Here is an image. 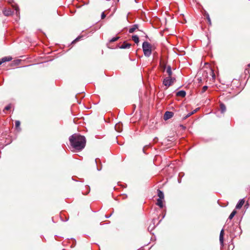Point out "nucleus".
<instances>
[{
  "mask_svg": "<svg viewBox=\"0 0 250 250\" xmlns=\"http://www.w3.org/2000/svg\"><path fill=\"white\" fill-rule=\"evenodd\" d=\"M164 199H158L157 200L156 205L158 206L160 208H162L163 207V201Z\"/></svg>",
  "mask_w": 250,
  "mask_h": 250,
  "instance_id": "obj_10",
  "label": "nucleus"
},
{
  "mask_svg": "<svg viewBox=\"0 0 250 250\" xmlns=\"http://www.w3.org/2000/svg\"><path fill=\"white\" fill-rule=\"evenodd\" d=\"M98 160H99V159H95V162H96V163L97 164V163H98Z\"/></svg>",
  "mask_w": 250,
  "mask_h": 250,
  "instance_id": "obj_31",
  "label": "nucleus"
},
{
  "mask_svg": "<svg viewBox=\"0 0 250 250\" xmlns=\"http://www.w3.org/2000/svg\"><path fill=\"white\" fill-rule=\"evenodd\" d=\"M20 125H21V123L19 121H16L15 122V127L17 129L20 130Z\"/></svg>",
  "mask_w": 250,
  "mask_h": 250,
  "instance_id": "obj_17",
  "label": "nucleus"
},
{
  "mask_svg": "<svg viewBox=\"0 0 250 250\" xmlns=\"http://www.w3.org/2000/svg\"><path fill=\"white\" fill-rule=\"evenodd\" d=\"M174 114L173 112L170 111H166L164 116V119L165 120H167L173 117Z\"/></svg>",
  "mask_w": 250,
  "mask_h": 250,
  "instance_id": "obj_4",
  "label": "nucleus"
},
{
  "mask_svg": "<svg viewBox=\"0 0 250 250\" xmlns=\"http://www.w3.org/2000/svg\"><path fill=\"white\" fill-rule=\"evenodd\" d=\"M247 66H248V67H250V63L248 64V65H247Z\"/></svg>",
  "mask_w": 250,
  "mask_h": 250,
  "instance_id": "obj_34",
  "label": "nucleus"
},
{
  "mask_svg": "<svg viewBox=\"0 0 250 250\" xmlns=\"http://www.w3.org/2000/svg\"><path fill=\"white\" fill-rule=\"evenodd\" d=\"M165 69H166V72L167 73L168 76H171L172 75V72L170 65H165Z\"/></svg>",
  "mask_w": 250,
  "mask_h": 250,
  "instance_id": "obj_5",
  "label": "nucleus"
},
{
  "mask_svg": "<svg viewBox=\"0 0 250 250\" xmlns=\"http://www.w3.org/2000/svg\"><path fill=\"white\" fill-rule=\"evenodd\" d=\"M120 124H116L115 125V129L118 132L121 131L122 130V129H120Z\"/></svg>",
  "mask_w": 250,
  "mask_h": 250,
  "instance_id": "obj_19",
  "label": "nucleus"
},
{
  "mask_svg": "<svg viewBox=\"0 0 250 250\" xmlns=\"http://www.w3.org/2000/svg\"><path fill=\"white\" fill-rule=\"evenodd\" d=\"M70 144L71 147L77 151L82 150L86 144V139L84 136L74 134L69 138Z\"/></svg>",
  "mask_w": 250,
  "mask_h": 250,
  "instance_id": "obj_1",
  "label": "nucleus"
},
{
  "mask_svg": "<svg viewBox=\"0 0 250 250\" xmlns=\"http://www.w3.org/2000/svg\"><path fill=\"white\" fill-rule=\"evenodd\" d=\"M130 46H131L130 43H127L126 42H124L120 47V48H122V49H126V48H130Z\"/></svg>",
  "mask_w": 250,
  "mask_h": 250,
  "instance_id": "obj_8",
  "label": "nucleus"
},
{
  "mask_svg": "<svg viewBox=\"0 0 250 250\" xmlns=\"http://www.w3.org/2000/svg\"><path fill=\"white\" fill-rule=\"evenodd\" d=\"M2 63L1 59L0 60V65H1Z\"/></svg>",
  "mask_w": 250,
  "mask_h": 250,
  "instance_id": "obj_33",
  "label": "nucleus"
},
{
  "mask_svg": "<svg viewBox=\"0 0 250 250\" xmlns=\"http://www.w3.org/2000/svg\"><path fill=\"white\" fill-rule=\"evenodd\" d=\"M81 38V37H78V38H76L74 41H73L72 42V43H74V42H75L76 41H79V40L80 39V38Z\"/></svg>",
  "mask_w": 250,
  "mask_h": 250,
  "instance_id": "obj_27",
  "label": "nucleus"
},
{
  "mask_svg": "<svg viewBox=\"0 0 250 250\" xmlns=\"http://www.w3.org/2000/svg\"><path fill=\"white\" fill-rule=\"evenodd\" d=\"M245 74L249 73H250V69L249 68H246L245 71Z\"/></svg>",
  "mask_w": 250,
  "mask_h": 250,
  "instance_id": "obj_28",
  "label": "nucleus"
},
{
  "mask_svg": "<svg viewBox=\"0 0 250 250\" xmlns=\"http://www.w3.org/2000/svg\"><path fill=\"white\" fill-rule=\"evenodd\" d=\"M220 111L222 113H224L226 110V107L224 104L221 103L220 105Z\"/></svg>",
  "mask_w": 250,
  "mask_h": 250,
  "instance_id": "obj_12",
  "label": "nucleus"
},
{
  "mask_svg": "<svg viewBox=\"0 0 250 250\" xmlns=\"http://www.w3.org/2000/svg\"><path fill=\"white\" fill-rule=\"evenodd\" d=\"M224 234V229H222L221 232H220V236H219V241H220V244L222 245H223Z\"/></svg>",
  "mask_w": 250,
  "mask_h": 250,
  "instance_id": "obj_7",
  "label": "nucleus"
},
{
  "mask_svg": "<svg viewBox=\"0 0 250 250\" xmlns=\"http://www.w3.org/2000/svg\"><path fill=\"white\" fill-rule=\"evenodd\" d=\"M208 89V86L205 85V86H204L202 88V91H201V93H204Z\"/></svg>",
  "mask_w": 250,
  "mask_h": 250,
  "instance_id": "obj_21",
  "label": "nucleus"
},
{
  "mask_svg": "<svg viewBox=\"0 0 250 250\" xmlns=\"http://www.w3.org/2000/svg\"><path fill=\"white\" fill-rule=\"evenodd\" d=\"M249 206V203H248V202H247V203H246V204L245 205V206L247 208H248Z\"/></svg>",
  "mask_w": 250,
  "mask_h": 250,
  "instance_id": "obj_30",
  "label": "nucleus"
},
{
  "mask_svg": "<svg viewBox=\"0 0 250 250\" xmlns=\"http://www.w3.org/2000/svg\"><path fill=\"white\" fill-rule=\"evenodd\" d=\"M15 10L16 11V14L18 15L19 14V9L16 6L15 7Z\"/></svg>",
  "mask_w": 250,
  "mask_h": 250,
  "instance_id": "obj_22",
  "label": "nucleus"
},
{
  "mask_svg": "<svg viewBox=\"0 0 250 250\" xmlns=\"http://www.w3.org/2000/svg\"><path fill=\"white\" fill-rule=\"evenodd\" d=\"M12 11L11 10H4L3 11V13L5 16H8L12 14Z\"/></svg>",
  "mask_w": 250,
  "mask_h": 250,
  "instance_id": "obj_14",
  "label": "nucleus"
},
{
  "mask_svg": "<svg viewBox=\"0 0 250 250\" xmlns=\"http://www.w3.org/2000/svg\"><path fill=\"white\" fill-rule=\"evenodd\" d=\"M196 110H194L193 111L189 113V114H188L187 116H186V117H189L190 116H191V115H192L194 113H195L196 112Z\"/></svg>",
  "mask_w": 250,
  "mask_h": 250,
  "instance_id": "obj_24",
  "label": "nucleus"
},
{
  "mask_svg": "<svg viewBox=\"0 0 250 250\" xmlns=\"http://www.w3.org/2000/svg\"><path fill=\"white\" fill-rule=\"evenodd\" d=\"M186 95V93L184 90H180L177 92L176 95L181 97H184Z\"/></svg>",
  "mask_w": 250,
  "mask_h": 250,
  "instance_id": "obj_9",
  "label": "nucleus"
},
{
  "mask_svg": "<svg viewBox=\"0 0 250 250\" xmlns=\"http://www.w3.org/2000/svg\"><path fill=\"white\" fill-rule=\"evenodd\" d=\"M158 196L159 197V199H164V193L159 189H158Z\"/></svg>",
  "mask_w": 250,
  "mask_h": 250,
  "instance_id": "obj_13",
  "label": "nucleus"
},
{
  "mask_svg": "<svg viewBox=\"0 0 250 250\" xmlns=\"http://www.w3.org/2000/svg\"><path fill=\"white\" fill-rule=\"evenodd\" d=\"M8 0V2L11 3L13 1V0Z\"/></svg>",
  "mask_w": 250,
  "mask_h": 250,
  "instance_id": "obj_32",
  "label": "nucleus"
},
{
  "mask_svg": "<svg viewBox=\"0 0 250 250\" xmlns=\"http://www.w3.org/2000/svg\"><path fill=\"white\" fill-rule=\"evenodd\" d=\"M207 20H208V23H209V24H211V20H210V18H209V17L208 14V15H207Z\"/></svg>",
  "mask_w": 250,
  "mask_h": 250,
  "instance_id": "obj_25",
  "label": "nucleus"
},
{
  "mask_svg": "<svg viewBox=\"0 0 250 250\" xmlns=\"http://www.w3.org/2000/svg\"><path fill=\"white\" fill-rule=\"evenodd\" d=\"M12 60V58L11 57H5L2 58L1 60L2 62H9Z\"/></svg>",
  "mask_w": 250,
  "mask_h": 250,
  "instance_id": "obj_15",
  "label": "nucleus"
},
{
  "mask_svg": "<svg viewBox=\"0 0 250 250\" xmlns=\"http://www.w3.org/2000/svg\"><path fill=\"white\" fill-rule=\"evenodd\" d=\"M236 213V211L235 210H234L229 215V219L230 220L232 219Z\"/></svg>",
  "mask_w": 250,
  "mask_h": 250,
  "instance_id": "obj_18",
  "label": "nucleus"
},
{
  "mask_svg": "<svg viewBox=\"0 0 250 250\" xmlns=\"http://www.w3.org/2000/svg\"><path fill=\"white\" fill-rule=\"evenodd\" d=\"M106 15L104 14V12H103L101 15L102 19H104Z\"/></svg>",
  "mask_w": 250,
  "mask_h": 250,
  "instance_id": "obj_26",
  "label": "nucleus"
},
{
  "mask_svg": "<svg viewBox=\"0 0 250 250\" xmlns=\"http://www.w3.org/2000/svg\"><path fill=\"white\" fill-rule=\"evenodd\" d=\"M138 28V25L137 24H134L132 26V27H131L129 29V33H133L136 29H137V28Z\"/></svg>",
  "mask_w": 250,
  "mask_h": 250,
  "instance_id": "obj_11",
  "label": "nucleus"
},
{
  "mask_svg": "<svg viewBox=\"0 0 250 250\" xmlns=\"http://www.w3.org/2000/svg\"><path fill=\"white\" fill-rule=\"evenodd\" d=\"M165 65H166V64H164V65H162V69H163V71H166V69H165Z\"/></svg>",
  "mask_w": 250,
  "mask_h": 250,
  "instance_id": "obj_29",
  "label": "nucleus"
},
{
  "mask_svg": "<svg viewBox=\"0 0 250 250\" xmlns=\"http://www.w3.org/2000/svg\"><path fill=\"white\" fill-rule=\"evenodd\" d=\"M245 203V200L244 199H241L239 201L238 203L237 204L235 208L236 209H240L241 208L242 206L244 205Z\"/></svg>",
  "mask_w": 250,
  "mask_h": 250,
  "instance_id": "obj_6",
  "label": "nucleus"
},
{
  "mask_svg": "<svg viewBox=\"0 0 250 250\" xmlns=\"http://www.w3.org/2000/svg\"><path fill=\"white\" fill-rule=\"evenodd\" d=\"M174 81H175V78L172 77L171 76H168L163 80V84L167 87H168L172 85Z\"/></svg>",
  "mask_w": 250,
  "mask_h": 250,
  "instance_id": "obj_3",
  "label": "nucleus"
},
{
  "mask_svg": "<svg viewBox=\"0 0 250 250\" xmlns=\"http://www.w3.org/2000/svg\"><path fill=\"white\" fill-rule=\"evenodd\" d=\"M143 50L145 56L148 57L152 53V46L147 42H144L142 45Z\"/></svg>",
  "mask_w": 250,
  "mask_h": 250,
  "instance_id": "obj_2",
  "label": "nucleus"
},
{
  "mask_svg": "<svg viewBox=\"0 0 250 250\" xmlns=\"http://www.w3.org/2000/svg\"><path fill=\"white\" fill-rule=\"evenodd\" d=\"M97 169H98V170H101V168H99L98 167H97Z\"/></svg>",
  "mask_w": 250,
  "mask_h": 250,
  "instance_id": "obj_36",
  "label": "nucleus"
},
{
  "mask_svg": "<svg viewBox=\"0 0 250 250\" xmlns=\"http://www.w3.org/2000/svg\"><path fill=\"white\" fill-rule=\"evenodd\" d=\"M119 39V37H114V38H112L110 40V42H114L118 40V39Z\"/></svg>",
  "mask_w": 250,
  "mask_h": 250,
  "instance_id": "obj_20",
  "label": "nucleus"
},
{
  "mask_svg": "<svg viewBox=\"0 0 250 250\" xmlns=\"http://www.w3.org/2000/svg\"><path fill=\"white\" fill-rule=\"evenodd\" d=\"M132 40L136 43H138L139 42V39L138 36L133 35L132 37Z\"/></svg>",
  "mask_w": 250,
  "mask_h": 250,
  "instance_id": "obj_16",
  "label": "nucleus"
},
{
  "mask_svg": "<svg viewBox=\"0 0 250 250\" xmlns=\"http://www.w3.org/2000/svg\"><path fill=\"white\" fill-rule=\"evenodd\" d=\"M11 105L9 104V105H7L5 107L4 110H9L11 108Z\"/></svg>",
  "mask_w": 250,
  "mask_h": 250,
  "instance_id": "obj_23",
  "label": "nucleus"
},
{
  "mask_svg": "<svg viewBox=\"0 0 250 250\" xmlns=\"http://www.w3.org/2000/svg\"><path fill=\"white\" fill-rule=\"evenodd\" d=\"M109 217H110V216H107L105 215L106 218H109Z\"/></svg>",
  "mask_w": 250,
  "mask_h": 250,
  "instance_id": "obj_35",
  "label": "nucleus"
}]
</instances>
